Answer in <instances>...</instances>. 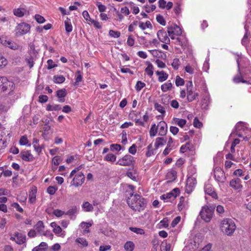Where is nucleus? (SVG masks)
<instances>
[{
    "label": "nucleus",
    "mask_w": 251,
    "mask_h": 251,
    "mask_svg": "<svg viewBox=\"0 0 251 251\" xmlns=\"http://www.w3.org/2000/svg\"><path fill=\"white\" fill-rule=\"evenodd\" d=\"M158 135L161 136H165L167 132L168 126L166 123L163 121L159 122L157 125Z\"/></svg>",
    "instance_id": "obj_16"
},
{
    "label": "nucleus",
    "mask_w": 251,
    "mask_h": 251,
    "mask_svg": "<svg viewBox=\"0 0 251 251\" xmlns=\"http://www.w3.org/2000/svg\"><path fill=\"white\" fill-rule=\"evenodd\" d=\"M157 132H158V131L157 125H156L155 124H152L149 131L150 136L151 137L155 136Z\"/></svg>",
    "instance_id": "obj_39"
},
{
    "label": "nucleus",
    "mask_w": 251,
    "mask_h": 251,
    "mask_svg": "<svg viewBox=\"0 0 251 251\" xmlns=\"http://www.w3.org/2000/svg\"><path fill=\"white\" fill-rule=\"evenodd\" d=\"M229 185L232 188L237 190H240L242 188L241 180L238 178L232 179Z\"/></svg>",
    "instance_id": "obj_23"
},
{
    "label": "nucleus",
    "mask_w": 251,
    "mask_h": 251,
    "mask_svg": "<svg viewBox=\"0 0 251 251\" xmlns=\"http://www.w3.org/2000/svg\"><path fill=\"white\" fill-rule=\"evenodd\" d=\"M85 180V176L82 172H78L75 175L73 180L71 182V185L75 187L81 186Z\"/></svg>",
    "instance_id": "obj_10"
},
{
    "label": "nucleus",
    "mask_w": 251,
    "mask_h": 251,
    "mask_svg": "<svg viewBox=\"0 0 251 251\" xmlns=\"http://www.w3.org/2000/svg\"><path fill=\"white\" fill-rule=\"evenodd\" d=\"M175 83L177 86H183L184 84V80L179 76L177 75L176 77Z\"/></svg>",
    "instance_id": "obj_58"
},
{
    "label": "nucleus",
    "mask_w": 251,
    "mask_h": 251,
    "mask_svg": "<svg viewBox=\"0 0 251 251\" xmlns=\"http://www.w3.org/2000/svg\"><path fill=\"white\" fill-rule=\"evenodd\" d=\"M10 239L15 241L18 244H22L25 241V236L23 233L16 232L11 236Z\"/></svg>",
    "instance_id": "obj_17"
},
{
    "label": "nucleus",
    "mask_w": 251,
    "mask_h": 251,
    "mask_svg": "<svg viewBox=\"0 0 251 251\" xmlns=\"http://www.w3.org/2000/svg\"><path fill=\"white\" fill-rule=\"evenodd\" d=\"M96 5L98 7L99 11L100 12L102 13V12H104L106 10V6L102 4L100 2L97 1L96 2Z\"/></svg>",
    "instance_id": "obj_61"
},
{
    "label": "nucleus",
    "mask_w": 251,
    "mask_h": 251,
    "mask_svg": "<svg viewBox=\"0 0 251 251\" xmlns=\"http://www.w3.org/2000/svg\"><path fill=\"white\" fill-rule=\"evenodd\" d=\"M156 21L158 23L161 24L162 25H165L166 24V22L163 18V17L160 15H158L156 17Z\"/></svg>",
    "instance_id": "obj_63"
},
{
    "label": "nucleus",
    "mask_w": 251,
    "mask_h": 251,
    "mask_svg": "<svg viewBox=\"0 0 251 251\" xmlns=\"http://www.w3.org/2000/svg\"><path fill=\"white\" fill-rule=\"evenodd\" d=\"M197 184L196 178L195 177L190 175V172H189L188 176L186 181L185 188L186 192L189 194L192 192Z\"/></svg>",
    "instance_id": "obj_7"
},
{
    "label": "nucleus",
    "mask_w": 251,
    "mask_h": 251,
    "mask_svg": "<svg viewBox=\"0 0 251 251\" xmlns=\"http://www.w3.org/2000/svg\"><path fill=\"white\" fill-rule=\"evenodd\" d=\"M172 86V83L170 81H168L161 86V89L163 92H166L170 90Z\"/></svg>",
    "instance_id": "obj_34"
},
{
    "label": "nucleus",
    "mask_w": 251,
    "mask_h": 251,
    "mask_svg": "<svg viewBox=\"0 0 251 251\" xmlns=\"http://www.w3.org/2000/svg\"><path fill=\"white\" fill-rule=\"evenodd\" d=\"M189 83L190 86L187 85V100L189 102H191L198 97L199 94L193 91L192 82L189 81Z\"/></svg>",
    "instance_id": "obj_14"
},
{
    "label": "nucleus",
    "mask_w": 251,
    "mask_h": 251,
    "mask_svg": "<svg viewBox=\"0 0 251 251\" xmlns=\"http://www.w3.org/2000/svg\"><path fill=\"white\" fill-rule=\"evenodd\" d=\"M0 42L1 44L6 47H8L11 44L10 39L4 36H0Z\"/></svg>",
    "instance_id": "obj_44"
},
{
    "label": "nucleus",
    "mask_w": 251,
    "mask_h": 251,
    "mask_svg": "<svg viewBox=\"0 0 251 251\" xmlns=\"http://www.w3.org/2000/svg\"><path fill=\"white\" fill-rule=\"evenodd\" d=\"M147 151L146 153V155L147 157H150L156 153L155 148L154 149H153L152 146L151 144L149 145L147 147Z\"/></svg>",
    "instance_id": "obj_40"
},
{
    "label": "nucleus",
    "mask_w": 251,
    "mask_h": 251,
    "mask_svg": "<svg viewBox=\"0 0 251 251\" xmlns=\"http://www.w3.org/2000/svg\"><path fill=\"white\" fill-rule=\"evenodd\" d=\"M215 206L210 205L204 206L202 207L200 212L201 218L206 222H209L212 217Z\"/></svg>",
    "instance_id": "obj_5"
},
{
    "label": "nucleus",
    "mask_w": 251,
    "mask_h": 251,
    "mask_svg": "<svg viewBox=\"0 0 251 251\" xmlns=\"http://www.w3.org/2000/svg\"><path fill=\"white\" fill-rule=\"evenodd\" d=\"M204 192L206 194L212 197L214 199H217V193L214 191V188L209 183H206L204 187Z\"/></svg>",
    "instance_id": "obj_20"
},
{
    "label": "nucleus",
    "mask_w": 251,
    "mask_h": 251,
    "mask_svg": "<svg viewBox=\"0 0 251 251\" xmlns=\"http://www.w3.org/2000/svg\"><path fill=\"white\" fill-rule=\"evenodd\" d=\"M75 242L81 244L83 247H87L88 245V242L86 241V239L84 238H77L76 239Z\"/></svg>",
    "instance_id": "obj_52"
},
{
    "label": "nucleus",
    "mask_w": 251,
    "mask_h": 251,
    "mask_svg": "<svg viewBox=\"0 0 251 251\" xmlns=\"http://www.w3.org/2000/svg\"><path fill=\"white\" fill-rule=\"evenodd\" d=\"M92 223L90 222H82L80 224V226L83 228V234L87 233L89 232V228L92 225Z\"/></svg>",
    "instance_id": "obj_36"
},
{
    "label": "nucleus",
    "mask_w": 251,
    "mask_h": 251,
    "mask_svg": "<svg viewBox=\"0 0 251 251\" xmlns=\"http://www.w3.org/2000/svg\"><path fill=\"white\" fill-rule=\"evenodd\" d=\"M179 193L178 188H175L171 192L164 194L160 196L161 200H164L165 202H168L174 200Z\"/></svg>",
    "instance_id": "obj_11"
},
{
    "label": "nucleus",
    "mask_w": 251,
    "mask_h": 251,
    "mask_svg": "<svg viewBox=\"0 0 251 251\" xmlns=\"http://www.w3.org/2000/svg\"><path fill=\"white\" fill-rule=\"evenodd\" d=\"M247 131H248V130L245 124L242 122H238L230 134L229 138L236 135L239 137L243 138L244 139L248 140L250 137H248V135H247Z\"/></svg>",
    "instance_id": "obj_2"
},
{
    "label": "nucleus",
    "mask_w": 251,
    "mask_h": 251,
    "mask_svg": "<svg viewBox=\"0 0 251 251\" xmlns=\"http://www.w3.org/2000/svg\"><path fill=\"white\" fill-rule=\"evenodd\" d=\"M180 64L179 59L177 58H175L173 59L171 65L175 70H176L178 69Z\"/></svg>",
    "instance_id": "obj_49"
},
{
    "label": "nucleus",
    "mask_w": 251,
    "mask_h": 251,
    "mask_svg": "<svg viewBox=\"0 0 251 251\" xmlns=\"http://www.w3.org/2000/svg\"><path fill=\"white\" fill-rule=\"evenodd\" d=\"M168 33L171 39H175L176 36H179L181 35L182 31L179 26L176 25H174L168 27Z\"/></svg>",
    "instance_id": "obj_8"
},
{
    "label": "nucleus",
    "mask_w": 251,
    "mask_h": 251,
    "mask_svg": "<svg viewBox=\"0 0 251 251\" xmlns=\"http://www.w3.org/2000/svg\"><path fill=\"white\" fill-rule=\"evenodd\" d=\"M186 202L185 201V198L181 197L180 198L179 201L177 204L178 208L179 210H182L185 207Z\"/></svg>",
    "instance_id": "obj_47"
},
{
    "label": "nucleus",
    "mask_w": 251,
    "mask_h": 251,
    "mask_svg": "<svg viewBox=\"0 0 251 251\" xmlns=\"http://www.w3.org/2000/svg\"><path fill=\"white\" fill-rule=\"evenodd\" d=\"M148 66L145 69L146 73L150 77L152 76L153 74V67L151 63L147 62Z\"/></svg>",
    "instance_id": "obj_38"
},
{
    "label": "nucleus",
    "mask_w": 251,
    "mask_h": 251,
    "mask_svg": "<svg viewBox=\"0 0 251 251\" xmlns=\"http://www.w3.org/2000/svg\"><path fill=\"white\" fill-rule=\"evenodd\" d=\"M135 248V244L132 241H127L124 245V249L126 251H133Z\"/></svg>",
    "instance_id": "obj_30"
},
{
    "label": "nucleus",
    "mask_w": 251,
    "mask_h": 251,
    "mask_svg": "<svg viewBox=\"0 0 251 251\" xmlns=\"http://www.w3.org/2000/svg\"><path fill=\"white\" fill-rule=\"evenodd\" d=\"M109 35L113 38H117L120 36L121 33L118 31H115L113 30H110L109 31Z\"/></svg>",
    "instance_id": "obj_57"
},
{
    "label": "nucleus",
    "mask_w": 251,
    "mask_h": 251,
    "mask_svg": "<svg viewBox=\"0 0 251 251\" xmlns=\"http://www.w3.org/2000/svg\"><path fill=\"white\" fill-rule=\"evenodd\" d=\"M221 228L223 233L227 235H231L236 229L235 224L232 219H226L222 221Z\"/></svg>",
    "instance_id": "obj_3"
},
{
    "label": "nucleus",
    "mask_w": 251,
    "mask_h": 251,
    "mask_svg": "<svg viewBox=\"0 0 251 251\" xmlns=\"http://www.w3.org/2000/svg\"><path fill=\"white\" fill-rule=\"evenodd\" d=\"M166 143V140L163 137H157L155 139L154 143V147L157 150L159 147H162Z\"/></svg>",
    "instance_id": "obj_29"
},
{
    "label": "nucleus",
    "mask_w": 251,
    "mask_h": 251,
    "mask_svg": "<svg viewBox=\"0 0 251 251\" xmlns=\"http://www.w3.org/2000/svg\"><path fill=\"white\" fill-rule=\"evenodd\" d=\"M172 123L183 128L186 124V120L183 119L173 118Z\"/></svg>",
    "instance_id": "obj_28"
},
{
    "label": "nucleus",
    "mask_w": 251,
    "mask_h": 251,
    "mask_svg": "<svg viewBox=\"0 0 251 251\" xmlns=\"http://www.w3.org/2000/svg\"><path fill=\"white\" fill-rule=\"evenodd\" d=\"M32 144H33V147L35 151L38 154L42 150V147L37 144V140L32 141Z\"/></svg>",
    "instance_id": "obj_51"
},
{
    "label": "nucleus",
    "mask_w": 251,
    "mask_h": 251,
    "mask_svg": "<svg viewBox=\"0 0 251 251\" xmlns=\"http://www.w3.org/2000/svg\"><path fill=\"white\" fill-rule=\"evenodd\" d=\"M173 140L172 137H170L168 142L166 148L165 149L163 152L164 155H168L170 152L173 150Z\"/></svg>",
    "instance_id": "obj_27"
},
{
    "label": "nucleus",
    "mask_w": 251,
    "mask_h": 251,
    "mask_svg": "<svg viewBox=\"0 0 251 251\" xmlns=\"http://www.w3.org/2000/svg\"><path fill=\"white\" fill-rule=\"evenodd\" d=\"M139 26L143 30L146 29L147 28H152V25H151V22L149 21H147L145 23H144L143 22H139Z\"/></svg>",
    "instance_id": "obj_42"
},
{
    "label": "nucleus",
    "mask_w": 251,
    "mask_h": 251,
    "mask_svg": "<svg viewBox=\"0 0 251 251\" xmlns=\"http://www.w3.org/2000/svg\"><path fill=\"white\" fill-rule=\"evenodd\" d=\"M129 230L137 234L143 235L144 234L145 231L143 229L141 228H137L135 227H130Z\"/></svg>",
    "instance_id": "obj_48"
},
{
    "label": "nucleus",
    "mask_w": 251,
    "mask_h": 251,
    "mask_svg": "<svg viewBox=\"0 0 251 251\" xmlns=\"http://www.w3.org/2000/svg\"><path fill=\"white\" fill-rule=\"evenodd\" d=\"M156 75L158 76V80L160 82H162L166 80L168 78V74L164 71H156Z\"/></svg>",
    "instance_id": "obj_25"
},
{
    "label": "nucleus",
    "mask_w": 251,
    "mask_h": 251,
    "mask_svg": "<svg viewBox=\"0 0 251 251\" xmlns=\"http://www.w3.org/2000/svg\"><path fill=\"white\" fill-rule=\"evenodd\" d=\"M82 207L86 211H91L93 209L92 205L87 201L83 203Z\"/></svg>",
    "instance_id": "obj_53"
},
{
    "label": "nucleus",
    "mask_w": 251,
    "mask_h": 251,
    "mask_svg": "<svg viewBox=\"0 0 251 251\" xmlns=\"http://www.w3.org/2000/svg\"><path fill=\"white\" fill-rule=\"evenodd\" d=\"M116 156L113 153H108L104 157V160L110 162H113L116 161Z\"/></svg>",
    "instance_id": "obj_46"
},
{
    "label": "nucleus",
    "mask_w": 251,
    "mask_h": 251,
    "mask_svg": "<svg viewBox=\"0 0 251 251\" xmlns=\"http://www.w3.org/2000/svg\"><path fill=\"white\" fill-rule=\"evenodd\" d=\"M129 206L133 210L137 211L143 210L146 206V201L141 196L132 194L127 200Z\"/></svg>",
    "instance_id": "obj_1"
},
{
    "label": "nucleus",
    "mask_w": 251,
    "mask_h": 251,
    "mask_svg": "<svg viewBox=\"0 0 251 251\" xmlns=\"http://www.w3.org/2000/svg\"><path fill=\"white\" fill-rule=\"evenodd\" d=\"M21 157L22 159L25 161H29L31 157V153L30 151H23L21 152Z\"/></svg>",
    "instance_id": "obj_32"
},
{
    "label": "nucleus",
    "mask_w": 251,
    "mask_h": 251,
    "mask_svg": "<svg viewBox=\"0 0 251 251\" xmlns=\"http://www.w3.org/2000/svg\"><path fill=\"white\" fill-rule=\"evenodd\" d=\"M210 103V96L207 92V89L204 90L203 97L201 100V108L204 109H207Z\"/></svg>",
    "instance_id": "obj_18"
},
{
    "label": "nucleus",
    "mask_w": 251,
    "mask_h": 251,
    "mask_svg": "<svg viewBox=\"0 0 251 251\" xmlns=\"http://www.w3.org/2000/svg\"><path fill=\"white\" fill-rule=\"evenodd\" d=\"M154 108L156 110H157L158 112L160 113L163 116H164L166 113V111L165 110L164 107L161 105V104L155 103L154 104Z\"/></svg>",
    "instance_id": "obj_41"
},
{
    "label": "nucleus",
    "mask_w": 251,
    "mask_h": 251,
    "mask_svg": "<svg viewBox=\"0 0 251 251\" xmlns=\"http://www.w3.org/2000/svg\"><path fill=\"white\" fill-rule=\"evenodd\" d=\"M111 250V246L109 245L100 246L99 251H110Z\"/></svg>",
    "instance_id": "obj_64"
},
{
    "label": "nucleus",
    "mask_w": 251,
    "mask_h": 251,
    "mask_svg": "<svg viewBox=\"0 0 251 251\" xmlns=\"http://www.w3.org/2000/svg\"><path fill=\"white\" fill-rule=\"evenodd\" d=\"M175 40L174 43L176 45L181 46L184 50L187 49V53L189 54L192 53V49L189 47L187 43V40L185 37H178L174 39Z\"/></svg>",
    "instance_id": "obj_6"
},
{
    "label": "nucleus",
    "mask_w": 251,
    "mask_h": 251,
    "mask_svg": "<svg viewBox=\"0 0 251 251\" xmlns=\"http://www.w3.org/2000/svg\"><path fill=\"white\" fill-rule=\"evenodd\" d=\"M157 37L160 42L168 44L170 43V39L166 32L164 30H159L157 33Z\"/></svg>",
    "instance_id": "obj_21"
},
{
    "label": "nucleus",
    "mask_w": 251,
    "mask_h": 251,
    "mask_svg": "<svg viewBox=\"0 0 251 251\" xmlns=\"http://www.w3.org/2000/svg\"><path fill=\"white\" fill-rule=\"evenodd\" d=\"M214 176L216 180L219 183H224L226 180V177L224 172L219 167L214 169Z\"/></svg>",
    "instance_id": "obj_12"
},
{
    "label": "nucleus",
    "mask_w": 251,
    "mask_h": 251,
    "mask_svg": "<svg viewBox=\"0 0 251 251\" xmlns=\"http://www.w3.org/2000/svg\"><path fill=\"white\" fill-rule=\"evenodd\" d=\"M15 89V84L12 79L0 76V91L9 93Z\"/></svg>",
    "instance_id": "obj_4"
},
{
    "label": "nucleus",
    "mask_w": 251,
    "mask_h": 251,
    "mask_svg": "<svg viewBox=\"0 0 251 251\" xmlns=\"http://www.w3.org/2000/svg\"><path fill=\"white\" fill-rule=\"evenodd\" d=\"M156 7L154 4H146L143 6V8L145 9L147 13H151L153 12Z\"/></svg>",
    "instance_id": "obj_43"
},
{
    "label": "nucleus",
    "mask_w": 251,
    "mask_h": 251,
    "mask_svg": "<svg viewBox=\"0 0 251 251\" xmlns=\"http://www.w3.org/2000/svg\"><path fill=\"white\" fill-rule=\"evenodd\" d=\"M100 232L105 236H110L113 233V230L111 228L108 227L105 229H100Z\"/></svg>",
    "instance_id": "obj_50"
},
{
    "label": "nucleus",
    "mask_w": 251,
    "mask_h": 251,
    "mask_svg": "<svg viewBox=\"0 0 251 251\" xmlns=\"http://www.w3.org/2000/svg\"><path fill=\"white\" fill-rule=\"evenodd\" d=\"M134 162V157L131 155L126 154L119 159L116 164L120 166H129L133 165Z\"/></svg>",
    "instance_id": "obj_9"
},
{
    "label": "nucleus",
    "mask_w": 251,
    "mask_h": 251,
    "mask_svg": "<svg viewBox=\"0 0 251 251\" xmlns=\"http://www.w3.org/2000/svg\"><path fill=\"white\" fill-rule=\"evenodd\" d=\"M209 58H207L205 61L204 62L202 67V70L203 71L207 72L209 69Z\"/></svg>",
    "instance_id": "obj_60"
},
{
    "label": "nucleus",
    "mask_w": 251,
    "mask_h": 251,
    "mask_svg": "<svg viewBox=\"0 0 251 251\" xmlns=\"http://www.w3.org/2000/svg\"><path fill=\"white\" fill-rule=\"evenodd\" d=\"M195 66L192 67L190 64H187L185 67V71L190 74H193L194 73Z\"/></svg>",
    "instance_id": "obj_62"
},
{
    "label": "nucleus",
    "mask_w": 251,
    "mask_h": 251,
    "mask_svg": "<svg viewBox=\"0 0 251 251\" xmlns=\"http://www.w3.org/2000/svg\"><path fill=\"white\" fill-rule=\"evenodd\" d=\"M34 19L39 24H43L46 22L44 17L39 14L35 15Z\"/></svg>",
    "instance_id": "obj_54"
},
{
    "label": "nucleus",
    "mask_w": 251,
    "mask_h": 251,
    "mask_svg": "<svg viewBox=\"0 0 251 251\" xmlns=\"http://www.w3.org/2000/svg\"><path fill=\"white\" fill-rule=\"evenodd\" d=\"M146 86L144 82L141 81H138L135 86V88L137 92H139L141 90Z\"/></svg>",
    "instance_id": "obj_55"
},
{
    "label": "nucleus",
    "mask_w": 251,
    "mask_h": 251,
    "mask_svg": "<svg viewBox=\"0 0 251 251\" xmlns=\"http://www.w3.org/2000/svg\"><path fill=\"white\" fill-rule=\"evenodd\" d=\"M47 69L48 70H51L52 68H54L56 67H57V64H55V63L53 61L52 59H49L47 61Z\"/></svg>",
    "instance_id": "obj_56"
},
{
    "label": "nucleus",
    "mask_w": 251,
    "mask_h": 251,
    "mask_svg": "<svg viewBox=\"0 0 251 251\" xmlns=\"http://www.w3.org/2000/svg\"><path fill=\"white\" fill-rule=\"evenodd\" d=\"M67 95V91L65 89H62L56 92V96L59 99L58 101L63 102L65 101L64 98Z\"/></svg>",
    "instance_id": "obj_26"
},
{
    "label": "nucleus",
    "mask_w": 251,
    "mask_h": 251,
    "mask_svg": "<svg viewBox=\"0 0 251 251\" xmlns=\"http://www.w3.org/2000/svg\"><path fill=\"white\" fill-rule=\"evenodd\" d=\"M48 245L45 242H41L39 245L35 247L32 249V251H45Z\"/></svg>",
    "instance_id": "obj_35"
},
{
    "label": "nucleus",
    "mask_w": 251,
    "mask_h": 251,
    "mask_svg": "<svg viewBox=\"0 0 251 251\" xmlns=\"http://www.w3.org/2000/svg\"><path fill=\"white\" fill-rule=\"evenodd\" d=\"M89 22L91 23L93 25L98 29H100L102 27V25L98 21L93 20V19H90L89 20Z\"/></svg>",
    "instance_id": "obj_59"
},
{
    "label": "nucleus",
    "mask_w": 251,
    "mask_h": 251,
    "mask_svg": "<svg viewBox=\"0 0 251 251\" xmlns=\"http://www.w3.org/2000/svg\"><path fill=\"white\" fill-rule=\"evenodd\" d=\"M202 239L199 236H195L189 244L190 249L196 250L201 247Z\"/></svg>",
    "instance_id": "obj_15"
},
{
    "label": "nucleus",
    "mask_w": 251,
    "mask_h": 251,
    "mask_svg": "<svg viewBox=\"0 0 251 251\" xmlns=\"http://www.w3.org/2000/svg\"><path fill=\"white\" fill-rule=\"evenodd\" d=\"M44 226L43 223L42 221H39L37 224L34 226V229L32 230V237L36 235L37 234L40 235L44 234ZM46 235V234H44Z\"/></svg>",
    "instance_id": "obj_19"
},
{
    "label": "nucleus",
    "mask_w": 251,
    "mask_h": 251,
    "mask_svg": "<svg viewBox=\"0 0 251 251\" xmlns=\"http://www.w3.org/2000/svg\"><path fill=\"white\" fill-rule=\"evenodd\" d=\"M65 77L62 75H54L53 76V81L56 84H61L65 80Z\"/></svg>",
    "instance_id": "obj_31"
},
{
    "label": "nucleus",
    "mask_w": 251,
    "mask_h": 251,
    "mask_svg": "<svg viewBox=\"0 0 251 251\" xmlns=\"http://www.w3.org/2000/svg\"><path fill=\"white\" fill-rule=\"evenodd\" d=\"M65 30L67 33H70L73 30V26L72 25L71 20L67 18L66 20L64 21Z\"/></svg>",
    "instance_id": "obj_33"
},
{
    "label": "nucleus",
    "mask_w": 251,
    "mask_h": 251,
    "mask_svg": "<svg viewBox=\"0 0 251 251\" xmlns=\"http://www.w3.org/2000/svg\"><path fill=\"white\" fill-rule=\"evenodd\" d=\"M61 109V107L58 104H48L46 107V110L49 111H58Z\"/></svg>",
    "instance_id": "obj_37"
},
{
    "label": "nucleus",
    "mask_w": 251,
    "mask_h": 251,
    "mask_svg": "<svg viewBox=\"0 0 251 251\" xmlns=\"http://www.w3.org/2000/svg\"><path fill=\"white\" fill-rule=\"evenodd\" d=\"M50 226L53 228V231L55 234L61 237H64L65 236V231L62 232V228L59 226H58L56 223H51L50 224Z\"/></svg>",
    "instance_id": "obj_22"
},
{
    "label": "nucleus",
    "mask_w": 251,
    "mask_h": 251,
    "mask_svg": "<svg viewBox=\"0 0 251 251\" xmlns=\"http://www.w3.org/2000/svg\"><path fill=\"white\" fill-rule=\"evenodd\" d=\"M19 143L21 145H25L28 147L30 146V144L29 143V142L26 136H22L20 138Z\"/></svg>",
    "instance_id": "obj_45"
},
{
    "label": "nucleus",
    "mask_w": 251,
    "mask_h": 251,
    "mask_svg": "<svg viewBox=\"0 0 251 251\" xmlns=\"http://www.w3.org/2000/svg\"><path fill=\"white\" fill-rule=\"evenodd\" d=\"M30 26L28 24L21 23L16 27L15 32L17 35H21L26 33L30 30Z\"/></svg>",
    "instance_id": "obj_13"
},
{
    "label": "nucleus",
    "mask_w": 251,
    "mask_h": 251,
    "mask_svg": "<svg viewBox=\"0 0 251 251\" xmlns=\"http://www.w3.org/2000/svg\"><path fill=\"white\" fill-rule=\"evenodd\" d=\"M14 14L19 17H22L26 14H29L28 11L24 6H21L13 10Z\"/></svg>",
    "instance_id": "obj_24"
}]
</instances>
